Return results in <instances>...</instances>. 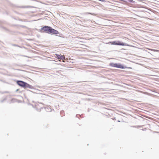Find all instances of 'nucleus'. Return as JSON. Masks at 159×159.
<instances>
[{
    "instance_id": "7",
    "label": "nucleus",
    "mask_w": 159,
    "mask_h": 159,
    "mask_svg": "<svg viewBox=\"0 0 159 159\" xmlns=\"http://www.w3.org/2000/svg\"><path fill=\"white\" fill-rule=\"evenodd\" d=\"M57 57L58 59H61L62 60L65 59V57L63 56H60L59 55H57Z\"/></svg>"
},
{
    "instance_id": "8",
    "label": "nucleus",
    "mask_w": 159,
    "mask_h": 159,
    "mask_svg": "<svg viewBox=\"0 0 159 159\" xmlns=\"http://www.w3.org/2000/svg\"><path fill=\"white\" fill-rule=\"evenodd\" d=\"M112 2V0H110V3H112V2Z\"/></svg>"
},
{
    "instance_id": "6",
    "label": "nucleus",
    "mask_w": 159,
    "mask_h": 159,
    "mask_svg": "<svg viewBox=\"0 0 159 159\" xmlns=\"http://www.w3.org/2000/svg\"><path fill=\"white\" fill-rule=\"evenodd\" d=\"M24 88H29L30 89H32L33 88V86L32 85H31L25 82V85Z\"/></svg>"
},
{
    "instance_id": "2",
    "label": "nucleus",
    "mask_w": 159,
    "mask_h": 159,
    "mask_svg": "<svg viewBox=\"0 0 159 159\" xmlns=\"http://www.w3.org/2000/svg\"><path fill=\"white\" fill-rule=\"evenodd\" d=\"M110 43H111V45H116L121 46L127 45L126 43H121L119 41H114L112 42H110Z\"/></svg>"
},
{
    "instance_id": "4",
    "label": "nucleus",
    "mask_w": 159,
    "mask_h": 159,
    "mask_svg": "<svg viewBox=\"0 0 159 159\" xmlns=\"http://www.w3.org/2000/svg\"><path fill=\"white\" fill-rule=\"evenodd\" d=\"M17 83L19 85L24 88L25 84V82L20 80L17 81Z\"/></svg>"
},
{
    "instance_id": "9",
    "label": "nucleus",
    "mask_w": 159,
    "mask_h": 159,
    "mask_svg": "<svg viewBox=\"0 0 159 159\" xmlns=\"http://www.w3.org/2000/svg\"><path fill=\"white\" fill-rule=\"evenodd\" d=\"M129 1L130 2H132L133 1V0H129Z\"/></svg>"
},
{
    "instance_id": "5",
    "label": "nucleus",
    "mask_w": 159,
    "mask_h": 159,
    "mask_svg": "<svg viewBox=\"0 0 159 159\" xmlns=\"http://www.w3.org/2000/svg\"><path fill=\"white\" fill-rule=\"evenodd\" d=\"M50 33H52L55 34H58L59 33L57 30L53 29L51 28Z\"/></svg>"
},
{
    "instance_id": "1",
    "label": "nucleus",
    "mask_w": 159,
    "mask_h": 159,
    "mask_svg": "<svg viewBox=\"0 0 159 159\" xmlns=\"http://www.w3.org/2000/svg\"><path fill=\"white\" fill-rule=\"evenodd\" d=\"M110 66L112 67L118 68L121 69L124 68V66L120 63L117 64L116 63H110Z\"/></svg>"
},
{
    "instance_id": "3",
    "label": "nucleus",
    "mask_w": 159,
    "mask_h": 159,
    "mask_svg": "<svg viewBox=\"0 0 159 159\" xmlns=\"http://www.w3.org/2000/svg\"><path fill=\"white\" fill-rule=\"evenodd\" d=\"M51 29V28L50 27L48 26H45L43 27L42 28V30L44 31H47L48 32V33H50Z\"/></svg>"
}]
</instances>
